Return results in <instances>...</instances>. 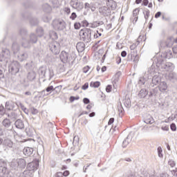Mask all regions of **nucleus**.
<instances>
[{"instance_id":"obj_40","label":"nucleus","mask_w":177,"mask_h":177,"mask_svg":"<svg viewBox=\"0 0 177 177\" xmlns=\"http://www.w3.org/2000/svg\"><path fill=\"white\" fill-rule=\"evenodd\" d=\"M20 84L24 88H27V87L30 86V83L28 82V81L27 80H26V78L21 80Z\"/></svg>"},{"instance_id":"obj_41","label":"nucleus","mask_w":177,"mask_h":177,"mask_svg":"<svg viewBox=\"0 0 177 177\" xmlns=\"http://www.w3.org/2000/svg\"><path fill=\"white\" fill-rule=\"evenodd\" d=\"M34 5V3H32V1H30V0H28V1H26L24 3V8H32Z\"/></svg>"},{"instance_id":"obj_47","label":"nucleus","mask_w":177,"mask_h":177,"mask_svg":"<svg viewBox=\"0 0 177 177\" xmlns=\"http://www.w3.org/2000/svg\"><path fill=\"white\" fill-rule=\"evenodd\" d=\"M26 133L27 136H28L29 138H32V129L30 128L26 129Z\"/></svg>"},{"instance_id":"obj_58","label":"nucleus","mask_w":177,"mask_h":177,"mask_svg":"<svg viewBox=\"0 0 177 177\" xmlns=\"http://www.w3.org/2000/svg\"><path fill=\"white\" fill-rule=\"evenodd\" d=\"M75 30H80L81 28V23L76 22L74 24Z\"/></svg>"},{"instance_id":"obj_13","label":"nucleus","mask_w":177,"mask_h":177,"mask_svg":"<svg viewBox=\"0 0 177 177\" xmlns=\"http://www.w3.org/2000/svg\"><path fill=\"white\" fill-rule=\"evenodd\" d=\"M39 167V160L35 159L32 162L28 163L26 169H29L30 171H37Z\"/></svg>"},{"instance_id":"obj_57","label":"nucleus","mask_w":177,"mask_h":177,"mask_svg":"<svg viewBox=\"0 0 177 177\" xmlns=\"http://www.w3.org/2000/svg\"><path fill=\"white\" fill-rule=\"evenodd\" d=\"M46 90H43L39 92V97H45V96H48V95H49V93L46 94Z\"/></svg>"},{"instance_id":"obj_20","label":"nucleus","mask_w":177,"mask_h":177,"mask_svg":"<svg viewBox=\"0 0 177 177\" xmlns=\"http://www.w3.org/2000/svg\"><path fill=\"white\" fill-rule=\"evenodd\" d=\"M166 78L171 81V82H176L177 81V75L175 72H170L167 76Z\"/></svg>"},{"instance_id":"obj_30","label":"nucleus","mask_w":177,"mask_h":177,"mask_svg":"<svg viewBox=\"0 0 177 177\" xmlns=\"http://www.w3.org/2000/svg\"><path fill=\"white\" fill-rule=\"evenodd\" d=\"M12 49L14 55H17L19 50H20V45L17 42H14L12 46Z\"/></svg>"},{"instance_id":"obj_11","label":"nucleus","mask_w":177,"mask_h":177,"mask_svg":"<svg viewBox=\"0 0 177 177\" xmlns=\"http://www.w3.org/2000/svg\"><path fill=\"white\" fill-rule=\"evenodd\" d=\"M149 80H151V73H150V71L146 72L142 77H140L138 79V84L142 86V85H145Z\"/></svg>"},{"instance_id":"obj_49","label":"nucleus","mask_w":177,"mask_h":177,"mask_svg":"<svg viewBox=\"0 0 177 177\" xmlns=\"http://www.w3.org/2000/svg\"><path fill=\"white\" fill-rule=\"evenodd\" d=\"M133 55H135V53L131 52L130 54H128L127 55V61L128 62H132L133 60Z\"/></svg>"},{"instance_id":"obj_35","label":"nucleus","mask_w":177,"mask_h":177,"mask_svg":"<svg viewBox=\"0 0 177 177\" xmlns=\"http://www.w3.org/2000/svg\"><path fill=\"white\" fill-rule=\"evenodd\" d=\"M23 176L24 177H32L34 176V171L29 170V169H27L23 172Z\"/></svg>"},{"instance_id":"obj_6","label":"nucleus","mask_w":177,"mask_h":177,"mask_svg":"<svg viewBox=\"0 0 177 177\" xmlns=\"http://www.w3.org/2000/svg\"><path fill=\"white\" fill-rule=\"evenodd\" d=\"M10 60V51L8 48H3L0 53V62L3 66H6Z\"/></svg>"},{"instance_id":"obj_8","label":"nucleus","mask_w":177,"mask_h":177,"mask_svg":"<svg viewBox=\"0 0 177 177\" xmlns=\"http://www.w3.org/2000/svg\"><path fill=\"white\" fill-rule=\"evenodd\" d=\"M8 162L6 160L0 159V176L9 177V169Z\"/></svg>"},{"instance_id":"obj_10","label":"nucleus","mask_w":177,"mask_h":177,"mask_svg":"<svg viewBox=\"0 0 177 177\" xmlns=\"http://www.w3.org/2000/svg\"><path fill=\"white\" fill-rule=\"evenodd\" d=\"M49 49L53 55H59L60 53V44L56 41H53L49 43Z\"/></svg>"},{"instance_id":"obj_9","label":"nucleus","mask_w":177,"mask_h":177,"mask_svg":"<svg viewBox=\"0 0 177 177\" xmlns=\"http://www.w3.org/2000/svg\"><path fill=\"white\" fill-rule=\"evenodd\" d=\"M53 27L57 31H62L66 28V22L63 19H54L53 21Z\"/></svg>"},{"instance_id":"obj_22","label":"nucleus","mask_w":177,"mask_h":177,"mask_svg":"<svg viewBox=\"0 0 177 177\" xmlns=\"http://www.w3.org/2000/svg\"><path fill=\"white\" fill-rule=\"evenodd\" d=\"M38 74L41 78L46 77V67L41 66L38 70Z\"/></svg>"},{"instance_id":"obj_1","label":"nucleus","mask_w":177,"mask_h":177,"mask_svg":"<svg viewBox=\"0 0 177 177\" xmlns=\"http://www.w3.org/2000/svg\"><path fill=\"white\" fill-rule=\"evenodd\" d=\"M157 67L162 69V71H172L174 70V64L171 62H165L162 57H156L154 59Z\"/></svg>"},{"instance_id":"obj_42","label":"nucleus","mask_w":177,"mask_h":177,"mask_svg":"<svg viewBox=\"0 0 177 177\" xmlns=\"http://www.w3.org/2000/svg\"><path fill=\"white\" fill-rule=\"evenodd\" d=\"M123 103L127 109H129L131 107V99L129 98H126L123 100Z\"/></svg>"},{"instance_id":"obj_32","label":"nucleus","mask_w":177,"mask_h":177,"mask_svg":"<svg viewBox=\"0 0 177 177\" xmlns=\"http://www.w3.org/2000/svg\"><path fill=\"white\" fill-rule=\"evenodd\" d=\"M17 57L20 62H24V60L28 57V54H27V53L22 52L17 55Z\"/></svg>"},{"instance_id":"obj_26","label":"nucleus","mask_w":177,"mask_h":177,"mask_svg":"<svg viewBox=\"0 0 177 177\" xmlns=\"http://www.w3.org/2000/svg\"><path fill=\"white\" fill-rule=\"evenodd\" d=\"M158 88L159 91L164 93L167 91V89H168V84H167V82H161L158 86Z\"/></svg>"},{"instance_id":"obj_60","label":"nucleus","mask_w":177,"mask_h":177,"mask_svg":"<svg viewBox=\"0 0 177 177\" xmlns=\"http://www.w3.org/2000/svg\"><path fill=\"white\" fill-rule=\"evenodd\" d=\"M48 127H49V131L50 132H53V123H52V122H49L48 123Z\"/></svg>"},{"instance_id":"obj_39","label":"nucleus","mask_w":177,"mask_h":177,"mask_svg":"<svg viewBox=\"0 0 177 177\" xmlns=\"http://www.w3.org/2000/svg\"><path fill=\"white\" fill-rule=\"evenodd\" d=\"M43 10L46 13H50L52 11V7L49 4L46 3L43 6Z\"/></svg>"},{"instance_id":"obj_27","label":"nucleus","mask_w":177,"mask_h":177,"mask_svg":"<svg viewBox=\"0 0 177 177\" xmlns=\"http://www.w3.org/2000/svg\"><path fill=\"white\" fill-rule=\"evenodd\" d=\"M131 140H132V136H131V133H129L126 139H124V140L123 141L122 147L124 149L127 147L129 145V143H131Z\"/></svg>"},{"instance_id":"obj_46","label":"nucleus","mask_w":177,"mask_h":177,"mask_svg":"<svg viewBox=\"0 0 177 177\" xmlns=\"http://www.w3.org/2000/svg\"><path fill=\"white\" fill-rule=\"evenodd\" d=\"M6 113V108H5L2 104L0 105V115H5Z\"/></svg>"},{"instance_id":"obj_53","label":"nucleus","mask_w":177,"mask_h":177,"mask_svg":"<svg viewBox=\"0 0 177 177\" xmlns=\"http://www.w3.org/2000/svg\"><path fill=\"white\" fill-rule=\"evenodd\" d=\"M139 12H140V10L139 8H136L133 11V17H138V15H139Z\"/></svg>"},{"instance_id":"obj_31","label":"nucleus","mask_w":177,"mask_h":177,"mask_svg":"<svg viewBox=\"0 0 177 177\" xmlns=\"http://www.w3.org/2000/svg\"><path fill=\"white\" fill-rule=\"evenodd\" d=\"M3 145L8 149H12V147H13V142H12L10 139H5Z\"/></svg>"},{"instance_id":"obj_24","label":"nucleus","mask_w":177,"mask_h":177,"mask_svg":"<svg viewBox=\"0 0 177 177\" xmlns=\"http://www.w3.org/2000/svg\"><path fill=\"white\" fill-rule=\"evenodd\" d=\"M143 122L145 124H154V118H153V116L151 115L148 114L146 115V117L144 118Z\"/></svg>"},{"instance_id":"obj_52","label":"nucleus","mask_w":177,"mask_h":177,"mask_svg":"<svg viewBox=\"0 0 177 177\" xmlns=\"http://www.w3.org/2000/svg\"><path fill=\"white\" fill-rule=\"evenodd\" d=\"M150 128H151V126L145 125L142 128V132H149L150 131Z\"/></svg>"},{"instance_id":"obj_38","label":"nucleus","mask_w":177,"mask_h":177,"mask_svg":"<svg viewBox=\"0 0 177 177\" xmlns=\"http://www.w3.org/2000/svg\"><path fill=\"white\" fill-rule=\"evenodd\" d=\"M49 37L51 39H53V41H55L58 38L57 33L53 30L50 31Z\"/></svg>"},{"instance_id":"obj_34","label":"nucleus","mask_w":177,"mask_h":177,"mask_svg":"<svg viewBox=\"0 0 177 177\" xmlns=\"http://www.w3.org/2000/svg\"><path fill=\"white\" fill-rule=\"evenodd\" d=\"M157 95V88H151L149 91V93H148V97L149 99H153L154 96H156Z\"/></svg>"},{"instance_id":"obj_4","label":"nucleus","mask_w":177,"mask_h":177,"mask_svg":"<svg viewBox=\"0 0 177 177\" xmlns=\"http://www.w3.org/2000/svg\"><path fill=\"white\" fill-rule=\"evenodd\" d=\"M59 57L62 63H70L71 60H75L77 55H75L74 52L68 53L66 51H62Z\"/></svg>"},{"instance_id":"obj_18","label":"nucleus","mask_w":177,"mask_h":177,"mask_svg":"<svg viewBox=\"0 0 177 177\" xmlns=\"http://www.w3.org/2000/svg\"><path fill=\"white\" fill-rule=\"evenodd\" d=\"M151 82H152V86L154 85H158V84L161 83V77L158 75V73L155 75L153 77L151 76Z\"/></svg>"},{"instance_id":"obj_64","label":"nucleus","mask_w":177,"mask_h":177,"mask_svg":"<svg viewBox=\"0 0 177 177\" xmlns=\"http://www.w3.org/2000/svg\"><path fill=\"white\" fill-rule=\"evenodd\" d=\"M70 19H71V20H74L75 19H77V13L72 12L70 16Z\"/></svg>"},{"instance_id":"obj_14","label":"nucleus","mask_w":177,"mask_h":177,"mask_svg":"<svg viewBox=\"0 0 177 177\" xmlns=\"http://www.w3.org/2000/svg\"><path fill=\"white\" fill-rule=\"evenodd\" d=\"M12 122L10 121V119H8V118H6L1 122L3 127H4V128H6L7 129H8V131L10 132H13V126H12Z\"/></svg>"},{"instance_id":"obj_16","label":"nucleus","mask_w":177,"mask_h":177,"mask_svg":"<svg viewBox=\"0 0 177 177\" xmlns=\"http://www.w3.org/2000/svg\"><path fill=\"white\" fill-rule=\"evenodd\" d=\"M6 115H7V118L12 122L17 120V113L15 111H12L10 113H7Z\"/></svg>"},{"instance_id":"obj_56","label":"nucleus","mask_w":177,"mask_h":177,"mask_svg":"<svg viewBox=\"0 0 177 177\" xmlns=\"http://www.w3.org/2000/svg\"><path fill=\"white\" fill-rule=\"evenodd\" d=\"M90 27L91 28H96V27H99V24L97 23V21L93 22L90 24Z\"/></svg>"},{"instance_id":"obj_36","label":"nucleus","mask_w":177,"mask_h":177,"mask_svg":"<svg viewBox=\"0 0 177 177\" xmlns=\"http://www.w3.org/2000/svg\"><path fill=\"white\" fill-rule=\"evenodd\" d=\"M36 33L37 34V37H39V38L44 37V35L45 34V31L44 30V28L42 27H38L36 29Z\"/></svg>"},{"instance_id":"obj_5","label":"nucleus","mask_w":177,"mask_h":177,"mask_svg":"<svg viewBox=\"0 0 177 177\" xmlns=\"http://www.w3.org/2000/svg\"><path fill=\"white\" fill-rule=\"evenodd\" d=\"M20 68H21V66L20 63L17 61H11L8 64V71L10 74L12 75H16V74H19L20 72Z\"/></svg>"},{"instance_id":"obj_44","label":"nucleus","mask_w":177,"mask_h":177,"mask_svg":"<svg viewBox=\"0 0 177 177\" xmlns=\"http://www.w3.org/2000/svg\"><path fill=\"white\" fill-rule=\"evenodd\" d=\"M143 15H145V20H147L149 17H150V10H149L147 8H145L143 10Z\"/></svg>"},{"instance_id":"obj_33","label":"nucleus","mask_w":177,"mask_h":177,"mask_svg":"<svg viewBox=\"0 0 177 177\" xmlns=\"http://www.w3.org/2000/svg\"><path fill=\"white\" fill-rule=\"evenodd\" d=\"M19 33L21 37H22V42H24V41L26 40L25 38L26 37H27V34H28L27 29L26 28L20 29Z\"/></svg>"},{"instance_id":"obj_45","label":"nucleus","mask_w":177,"mask_h":177,"mask_svg":"<svg viewBox=\"0 0 177 177\" xmlns=\"http://www.w3.org/2000/svg\"><path fill=\"white\" fill-rule=\"evenodd\" d=\"M90 86H91V88H99L100 86V82H91L90 83Z\"/></svg>"},{"instance_id":"obj_51","label":"nucleus","mask_w":177,"mask_h":177,"mask_svg":"<svg viewBox=\"0 0 177 177\" xmlns=\"http://www.w3.org/2000/svg\"><path fill=\"white\" fill-rule=\"evenodd\" d=\"M46 92L48 93H51L53 92V91H55V88L53 87V86H48L46 89H45Z\"/></svg>"},{"instance_id":"obj_63","label":"nucleus","mask_w":177,"mask_h":177,"mask_svg":"<svg viewBox=\"0 0 177 177\" xmlns=\"http://www.w3.org/2000/svg\"><path fill=\"white\" fill-rule=\"evenodd\" d=\"M136 48V44H132L131 46H130V49L133 53H136V50H135Z\"/></svg>"},{"instance_id":"obj_23","label":"nucleus","mask_w":177,"mask_h":177,"mask_svg":"<svg viewBox=\"0 0 177 177\" xmlns=\"http://www.w3.org/2000/svg\"><path fill=\"white\" fill-rule=\"evenodd\" d=\"M15 128L17 129H24V122H23L21 119H17L15 122Z\"/></svg>"},{"instance_id":"obj_19","label":"nucleus","mask_w":177,"mask_h":177,"mask_svg":"<svg viewBox=\"0 0 177 177\" xmlns=\"http://www.w3.org/2000/svg\"><path fill=\"white\" fill-rule=\"evenodd\" d=\"M164 44H165L167 48H171L172 45H174V38L169 37L166 41H162L160 42V46H164Z\"/></svg>"},{"instance_id":"obj_28","label":"nucleus","mask_w":177,"mask_h":177,"mask_svg":"<svg viewBox=\"0 0 177 177\" xmlns=\"http://www.w3.org/2000/svg\"><path fill=\"white\" fill-rule=\"evenodd\" d=\"M76 49L78 52H84L85 50V43L82 41L77 42Z\"/></svg>"},{"instance_id":"obj_21","label":"nucleus","mask_w":177,"mask_h":177,"mask_svg":"<svg viewBox=\"0 0 177 177\" xmlns=\"http://www.w3.org/2000/svg\"><path fill=\"white\" fill-rule=\"evenodd\" d=\"M23 153L26 157H30V156H32V153H34V148L26 147L23 149Z\"/></svg>"},{"instance_id":"obj_29","label":"nucleus","mask_w":177,"mask_h":177,"mask_svg":"<svg viewBox=\"0 0 177 177\" xmlns=\"http://www.w3.org/2000/svg\"><path fill=\"white\" fill-rule=\"evenodd\" d=\"M37 78V73L34 71H30L28 73L27 80H28L30 82L34 81Z\"/></svg>"},{"instance_id":"obj_54","label":"nucleus","mask_w":177,"mask_h":177,"mask_svg":"<svg viewBox=\"0 0 177 177\" xmlns=\"http://www.w3.org/2000/svg\"><path fill=\"white\" fill-rule=\"evenodd\" d=\"M42 20L44 23H49V21H50V17H48V15H44Z\"/></svg>"},{"instance_id":"obj_61","label":"nucleus","mask_w":177,"mask_h":177,"mask_svg":"<svg viewBox=\"0 0 177 177\" xmlns=\"http://www.w3.org/2000/svg\"><path fill=\"white\" fill-rule=\"evenodd\" d=\"M31 110V113L33 115H36V114L38 113V109L34 108V107H32L30 109Z\"/></svg>"},{"instance_id":"obj_59","label":"nucleus","mask_w":177,"mask_h":177,"mask_svg":"<svg viewBox=\"0 0 177 177\" xmlns=\"http://www.w3.org/2000/svg\"><path fill=\"white\" fill-rule=\"evenodd\" d=\"M62 85L56 86L55 88H54V91L56 93H59V92H60V91H62Z\"/></svg>"},{"instance_id":"obj_62","label":"nucleus","mask_w":177,"mask_h":177,"mask_svg":"<svg viewBox=\"0 0 177 177\" xmlns=\"http://www.w3.org/2000/svg\"><path fill=\"white\" fill-rule=\"evenodd\" d=\"M170 129L173 132H175V131H176V124H175V123H171L170 124Z\"/></svg>"},{"instance_id":"obj_50","label":"nucleus","mask_w":177,"mask_h":177,"mask_svg":"<svg viewBox=\"0 0 177 177\" xmlns=\"http://www.w3.org/2000/svg\"><path fill=\"white\" fill-rule=\"evenodd\" d=\"M158 155L160 158H162L163 155H162V148L161 147H158Z\"/></svg>"},{"instance_id":"obj_48","label":"nucleus","mask_w":177,"mask_h":177,"mask_svg":"<svg viewBox=\"0 0 177 177\" xmlns=\"http://www.w3.org/2000/svg\"><path fill=\"white\" fill-rule=\"evenodd\" d=\"M19 106L25 114H28V109H27V108H26V106L23 105L21 102L19 103Z\"/></svg>"},{"instance_id":"obj_55","label":"nucleus","mask_w":177,"mask_h":177,"mask_svg":"<svg viewBox=\"0 0 177 177\" xmlns=\"http://www.w3.org/2000/svg\"><path fill=\"white\" fill-rule=\"evenodd\" d=\"M133 62L134 63H138V62H139V55H138V54L136 53L133 55Z\"/></svg>"},{"instance_id":"obj_37","label":"nucleus","mask_w":177,"mask_h":177,"mask_svg":"<svg viewBox=\"0 0 177 177\" xmlns=\"http://www.w3.org/2000/svg\"><path fill=\"white\" fill-rule=\"evenodd\" d=\"M39 21H38V19L35 17H32L30 19V24L32 26H38Z\"/></svg>"},{"instance_id":"obj_3","label":"nucleus","mask_w":177,"mask_h":177,"mask_svg":"<svg viewBox=\"0 0 177 177\" xmlns=\"http://www.w3.org/2000/svg\"><path fill=\"white\" fill-rule=\"evenodd\" d=\"M80 40L84 44H89L92 41V30L91 28L82 29L79 34Z\"/></svg>"},{"instance_id":"obj_12","label":"nucleus","mask_w":177,"mask_h":177,"mask_svg":"<svg viewBox=\"0 0 177 177\" xmlns=\"http://www.w3.org/2000/svg\"><path fill=\"white\" fill-rule=\"evenodd\" d=\"M70 6L77 12H81L84 9V3L78 2V0H71Z\"/></svg>"},{"instance_id":"obj_15","label":"nucleus","mask_w":177,"mask_h":177,"mask_svg":"<svg viewBox=\"0 0 177 177\" xmlns=\"http://www.w3.org/2000/svg\"><path fill=\"white\" fill-rule=\"evenodd\" d=\"M16 106H17V104L15 103L13 101H7L6 102V109L8 111H12V110H15L16 109Z\"/></svg>"},{"instance_id":"obj_7","label":"nucleus","mask_w":177,"mask_h":177,"mask_svg":"<svg viewBox=\"0 0 177 177\" xmlns=\"http://www.w3.org/2000/svg\"><path fill=\"white\" fill-rule=\"evenodd\" d=\"M38 41V36L35 33H30L29 35V40L22 41L21 46L24 48H30L33 44H37Z\"/></svg>"},{"instance_id":"obj_2","label":"nucleus","mask_w":177,"mask_h":177,"mask_svg":"<svg viewBox=\"0 0 177 177\" xmlns=\"http://www.w3.org/2000/svg\"><path fill=\"white\" fill-rule=\"evenodd\" d=\"M27 165V160L24 158L14 159L10 162V168L12 171H23Z\"/></svg>"},{"instance_id":"obj_43","label":"nucleus","mask_w":177,"mask_h":177,"mask_svg":"<svg viewBox=\"0 0 177 177\" xmlns=\"http://www.w3.org/2000/svg\"><path fill=\"white\" fill-rule=\"evenodd\" d=\"M50 3L53 8H59V6H60V3L59 2V0H51Z\"/></svg>"},{"instance_id":"obj_17","label":"nucleus","mask_w":177,"mask_h":177,"mask_svg":"<svg viewBox=\"0 0 177 177\" xmlns=\"http://www.w3.org/2000/svg\"><path fill=\"white\" fill-rule=\"evenodd\" d=\"M157 57H162V59H171L172 58V51L171 50H167L161 55L157 56Z\"/></svg>"},{"instance_id":"obj_25","label":"nucleus","mask_w":177,"mask_h":177,"mask_svg":"<svg viewBox=\"0 0 177 177\" xmlns=\"http://www.w3.org/2000/svg\"><path fill=\"white\" fill-rule=\"evenodd\" d=\"M149 95V90L146 88H142L139 93H138V97L140 99H145L147 95Z\"/></svg>"}]
</instances>
